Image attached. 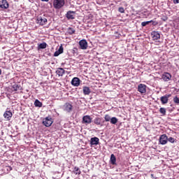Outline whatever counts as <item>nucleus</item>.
Returning a JSON list of instances; mask_svg holds the SVG:
<instances>
[{"label":"nucleus","instance_id":"nucleus-21","mask_svg":"<svg viewBox=\"0 0 179 179\" xmlns=\"http://www.w3.org/2000/svg\"><path fill=\"white\" fill-rule=\"evenodd\" d=\"M100 140L99 139V138H97V137H93V138H91V140H90V144L92 145H99V141Z\"/></svg>","mask_w":179,"mask_h":179},{"label":"nucleus","instance_id":"nucleus-32","mask_svg":"<svg viewBox=\"0 0 179 179\" xmlns=\"http://www.w3.org/2000/svg\"><path fill=\"white\" fill-rule=\"evenodd\" d=\"M173 102L176 103V104H179V97L178 96H175L173 98Z\"/></svg>","mask_w":179,"mask_h":179},{"label":"nucleus","instance_id":"nucleus-16","mask_svg":"<svg viewBox=\"0 0 179 179\" xmlns=\"http://www.w3.org/2000/svg\"><path fill=\"white\" fill-rule=\"evenodd\" d=\"M83 94H85V96H89V94L92 93V91L90 90V87L84 86L83 87Z\"/></svg>","mask_w":179,"mask_h":179},{"label":"nucleus","instance_id":"nucleus-4","mask_svg":"<svg viewBox=\"0 0 179 179\" xmlns=\"http://www.w3.org/2000/svg\"><path fill=\"white\" fill-rule=\"evenodd\" d=\"M47 22V18H45V17L39 16L37 17V23L41 26H44V24H45Z\"/></svg>","mask_w":179,"mask_h":179},{"label":"nucleus","instance_id":"nucleus-10","mask_svg":"<svg viewBox=\"0 0 179 179\" xmlns=\"http://www.w3.org/2000/svg\"><path fill=\"white\" fill-rule=\"evenodd\" d=\"M151 37L154 41L156 40H159L160 33H159V31H153L151 32Z\"/></svg>","mask_w":179,"mask_h":179},{"label":"nucleus","instance_id":"nucleus-15","mask_svg":"<svg viewBox=\"0 0 179 179\" xmlns=\"http://www.w3.org/2000/svg\"><path fill=\"white\" fill-rule=\"evenodd\" d=\"M0 8H1V9H8V8H9V3H8V1L2 0L0 1Z\"/></svg>","mask_w":179,"mask_h":179},{"label":"nucleus","instance_id":"nucleus-33","mask_svg":"<svg viewBox=\"0 0 179 179\" xmlns=\"http://www.w3.org/2000/svg\"><path fill=\"white\" fill-rule=\"evenodd\" d=\"M118 10L120 13H124L125 12V9H124L123 7L119 8Z\"/></svg>","mask_w":179,"mask_h":179},{"label":"nucleus","instance_id":"nucleus-35","mask_svg":"<svg viewBox=\"0 0 179 179\" xmlns=\"http://www.w3.org/2000/svg\"><path fill=\"white\" fill-rule=\"evenodd\" d=\"M43 2H48L50 0H41Z\"/></svg>","mask_w":179,"mask_h":179},{"label":"nucleus","instance_id":"nucleus-12","mask_svg":"<svg viewBox=\"0 0 179 179\" xmlns=\"http://www.w3.org/2000/svg\"><path fill=\"white\" fill-rule=\"evenodd\" d=\"M71 85L76 87H78V86L80 85V79H79L78 77L73 78L71 80Z\"/></svg>","mask_w":179,"mask_h":179},{"label":"nucleus","instance_id":"nucleus-19","mask_svg":"<svg viewBox=\"0 0 179 179\" xmlns=\"http://www.w3.org/2000/svg\"><path fill=\"white\" fill-rule=\"evenodd\" d=\"M62 52H64V47H62V45L59 46V50L54 53V57H58L60 54H62Z\"/></svg>","mask_w":179,"mask_h":179},{"label":"nucleus","instance_id":"nucleus-3","mask_svg":"<svg viewBox=\"0 0 179 179\" xmlns=\"http://www.w3.org/2000/svg\"><path fill=\"white\" fill-rule=\"evenodd\" d=\"M52 118L51 117H47L43 121V124L45 127H51V125H52Z\"/></svg>","mask_w":179,"mask_h":179},{"label":"nucleus","instance_id":"nucleus-11","mask_svg":"<svg viewBox=\"0 0 179 179\" xmlns=\"http://www.w3.org/2000/svg\"><path fill=\"white\" fill-rule=\"evenodd\" d=\"M138 91L141 93V94H145V93H146V85L145 84L138 85Z\"/></svg>","mask_w":179,"mask_h":179},{"label":"nucleus","instance_id":"nucleus-24","mask_svg":"<svg viewBox=\"0 0 179 179\" xmlns=\"http://www.w3.org/2000/svg\"><path fill=\"white\" fill-rule=\"evenodd\" d=\"M45 48H47V43L45 42H43L38 45V50H44Z\"/></svg>","mask_w":179,"mask_h":179},{"label":"nucleus","instance_id":"nucleus-8","mask_svg":"<svg viewBox=\"0 0 179 179\" xmlns=\"http://www.w3.org/2000/svg\"><path fill=\"white\" fill-rule=\"evenodd\" d=\"M162 78L164 82H169V80H171V74L170 73L165 72L162 74Z\"/></svg>","mask_w":179,"mask_h":179},{"label":"nucleus","instance_id":"nucleus-7","mask_svg":"<svg viewBox=\"0 0 179 179\" xmlns=\"http://www.w3.org/2000/svg\"><path fill=\"white\" fill-rule=\"evenodd\" d=\"M168 141V137L166 134H162L159 137V143L161 145H166Z\"/></svg>","mask_w":179,"mask_h":179},{"label":"nucleus","instance_id":"nucleus-20","mask_svg":"<svg viewBox=\"0 0 179 179\" xmlns=\"http://www.w3.org/2000/svg\"><path fill=\"white\" fill-rule=\"evenodd\" d=\"M56 73L58 76H64V75H65V71L63 68H58L56 71Z\"/></svg>","mask_w":179,"mask_h":179},{"label":"nucleus","instance_id":"nucleus-5","mask_svg":"<svg viewBox=\"0 0 179 179\" xmlns=\"http://www.w3.org/2000/svg\"><path fill=\"white\" fill-rule=\"evenodd\" d=\"M171 97V94H165L160 98L162 104H167L169 103V99Z\"/></svg>","mask_w":179,"mask_h":179},{"label":"nucleus","instance_id":"nucleus-26","mask_svg":"<svg viewBox=\"0 0 179 179\" xmlns=\"http://www.w3.org/2000/svg\"><path fill=\"white\" fill-rule=\"evenodd\" d=\"M35 107H43V103L36 99L34 102Z\"/></svg>","mask_w":179,"mask_h":179},{"label":"nucleus","instance_id":"nucleus-28","mask_svg":"<svg viewBox=\"0 0 179 179\" xmlns=\"http://www.w3.org/2000/svg\"><path fill=\"white\" fill-rule=\"evenodd\" d=\"M152 22H153V20L143 22H141V26L143 27H145V26H148V24H149L150 23H152Z\"/></svg>","mask_w":179,"mask_h":179},{"label":"nucleus","instance_id":"nucleus-6","mask_svg":"<svg viewBox=\"0 0 179 179\" xmlns=\"http://www.w3.org/2000/svg\"><path fill=\"white\" fill-rule=\"evenodd\" d=\"M76 13L75 11L69 10L66 14V17L69 20H73V19H75Z\"/></svg>","mask_w":179,"mask_h":179},{"label":"nucleus","instance_id":"nucleus-22","mask_svg":"<svg viewBox=\"0 0 179 179\" xmlns=\"http://www.w3.org/2000/svg\"><path fill=\"white\" fill-rule=\"evenodd\" d=\"M73 173L76 174V176H80L82 171H80V169H79V167L75 166Z\"/></svg>","mask_w":179,"mask_h":179},{"label":"nucleus","instance_id":"nucleus-17","mask_svg":"<svg viewBox=\"0 0 179 179\" xmlns=\"http://www.w3.org/2000/svg\"><path fill=\"white\" fill-rule=\"evenodd\" d=\"M102 118L101 117H96L94 120V123L96 124V125H99L100 127H103V123L101 122L102 121Z\"/></svg>","mask_w":179,"mask_h":179},{"label":"nucleus","instance_id":"nucleus-13","mask_svg":"<svg viewBox=\"0 0 179 179\" xmlns=\"http://www.w3.org/2000/svg\"><path fill=\"white\" fill-rule=\"evenodd\" d=\"M92 123V117L90 115H85L83 117V124H86L87 125Z\"/></svg>","mask_w":179,"mask_h":179},{"label":"nucleus","instance_id":"nucleus-23","mask_svg":"<svg viewBox=\"0 0 179 179\" xmlns=\"http://www.w3.org/2000/svg\"><path fill=\"white\" fill-rule=\"evenodd\" d=\"M12 92H17V90H20V85L17 84H15L11 87Z\"/></svg>","mask_w":179,"mask_h":179},{"label":"nucleus","instance_id":"nucleus-27","mask_svg":"<svg viewBox=\"0 0 179 179\" xmlns=\"http://www.w3.org/2000/svg\"><path fill=\"white\" fill-rule=\"evenodd\" d=\"M118 122V119L115 117H113L110 119V124H113V125H115Z\"/></svg>","mask_w":179,"mask_h":179},{"label":"nucleus","instance_id":"nucleus-18","mask_svg":"<svg viewBox=\"0 0 179 179\" xmlns=\"http://www.w3.org/2000/svg\"><path fill=\"white\" fill-rule=\"evenodd\" d=\"M110 164H113V166L117 165V158L115 157V155H114V154H112L110 155Z\"/></svg>","mask_w":179,"mask_h":179},{"label":"nucleus","instance_id":"nucleus-25","mask_svg":"<svg viewBox=\"0 0 179 179\" xmlns=\"http://www.w3.org/2000/svg\"><path fill=\"white\" fill-rule=\"evenodd\" d=\"M76 31L75 30V29H73L72 27H69L67 29V33H68V34H70V36H72V34H75Z\"/></svg>","mask_w":179,"mask_h":179},{"label":"nucleus","instance_id":"nucleus-2","mask_svg":"<svg viewBox=\"0 0 179 179\" xmlns=\"http://www.w3.org/2000/svg\"><path fill=\"white\" fill-rule=\"evenodd\" d=\"M63 110L66 113H71L72 110H73V106H72V104H71L70 103L66 102L63 106Z\"/></svg>","mask_w":179,"mask_h":179},{"label":"nucleus","instance_id":"nucleus-36","mask_svg":"<svg viewBox=\"0 0 179 179\" xmlns=\"http://www.w3.org/2000/svg\"><path fill=\"white\" fill-rule=\"evenodd\" d=\"M0 75H2V70L0 69Z\"/></svg>","mask_w":179,"mask_h":179},{"label":"nucleus","instance_id":"nucleus-31","mask_svg":"<svg viewBox=\"0 0 179 179\" xmlns=\"http://www.w3.org/2000/svg\"><path fill=\"white\" fill-rule=\"evenodd\" d=\"M168 142H170L171 143H174L176 142V139L173 137L168 138Z\"/></svg>","mask_w":179,"mask_h":179},{"label":"nucleus","instance_id":"nucleus-9","mask_svg":"<svg viewBox=\"0 0 179 179\" xmlns=\"http://www.w3.org/2000/svg\"><path fill=\"white\" fill-rule=\"evenodd\" d=\"M80 48L81 50H87V41L86 40L83 39L79 41Z\"/></svg>","mask_w":179,"mask_h":179},{"label":"nucleus","instance_id":"nucleus-1","mask_svg":"<svg viewBox=\"0 0 179 179\" xmlns=\"http://www.w3.org/2000/svg\"><path fill=\"white\" fill-rule=\"evenodd\" d=\"M65 5V0H54L53 6L55 9H61Z\"/></svg>","mask_w":179,"mask_h":179},{"label":"nucleus","instance_id":"nucleus-34","mask_svg":"<svg viewBox=\"0 0 179 179\" xmlns=\"http://www.w3.org/2000/svg\"><path fill=\"white\" fill-rule=\"evenodd\" d=\"M173 3H175L176 5L177 3H179V0H173Z\"/></svg>","mask_w":179,"mask_h":179},{"label":"nucleus","instance_id":"nucleus-30","mask_svg":"<svg viewBox=\"0 0 179 179\" xmlns=\"http://www.w3.org/2000/svg\"><path fill=\"white\" fill-rule=\"evenodd\" d=\"M159 113L161 114H162V115H166V108H159Z\"/></svg>","mask_w":179,"mask_h":179},{"label":"nucleus","instance_id":"nucleus-29","mask_svg":"<svg viewBox=\"0 0 179 179\" xmlns=\"http://www.w3.org/2000/svg\"><path fill=\"white\" fill-rule=\"evenodd\" d=\"M111 116L110 115H105L104 120L106 122H110L111 121Z\"/></svg>","mask_w":179,"mask_h":179},{"label":"nucleus","instance_id":"nucleus-14","mask_svg":"<svg viewBox=\"0 0 179 179\" xmlns=\"http://www.w3.org/2000/svg\"><path fill=\"white\" fill-rule=\"evenodd\" d=\"M13 114L10 112V110H7L3 113V117L7 121H10V118H12Z\"/></svg>","mask_w":179,"mask_h":179}]
</instances>
